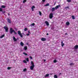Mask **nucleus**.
<instances>
[{"label":"nucleus","instance_id":"nucleus-45","mask_svg":"<svg viewBox=\"0 0 78 78\" xmlns=\"http://www.w3.org/2000/svg\"><path fill=\"white\" fill-rule=\"evenodd\" d=\"M28 33H30V31H28Z\"/></svg>","mask_w":78,"mask_h":78},{"label":"nucleus","instance_id":"nucleus-5","mask_svg":"<svg viewBox=\"0 0 78 78\" xmlns=\"http://www.w3.org/2000/svg\"><path fill=\"white\" fill-rule=\"evenodd\" d=\"M53 13H51L49 14V17L50 19H51L53 18Z\"/></svg>","mask_w":78,"mask_h":78},{"label":"nucleus","instance_id":"nucleus-44","mask_svg":"<svg viewBox=\"0 0 78 78\" xmlns=\"http://www.w3.org/2000/svg\"><path fill=\"white\" fill-rule=\"evenodd\" d=\"M44 62H45V61H46V60L44 59Z\"/></svg>","mask_w":78,"mask_h":78},{"label":"nucleus","instance_id":"nucleus-14","mask_svg":"<svg viewBox=\"0 0 78 78\" xmlns=\"http://www.w3.org/2000/svg\"><path fill=\"white\" fill-rule=\"evenodd\" d=\"M61 45H62V47H63L64 45V43H63V41H62L61 42Z\"/></svg>","mask_w":78,"mask_h":78},{"label":"nucleus","instance_id":"nucleus-34","mask_svg":"<svg viewBox=\"0 0 78 78\" xmlns=\"http://www.w3.org/2000/svg\"><path fill=\"white\" fill-rule=\"evenodd\" d=\"M65 9H69V6L66 7H65Z\"/></svg>","mask_w":78,"mask_h":78},{"label":"nucleus","instance_id":"nucleus-28","mask_svg":"<svg viewBox=\"0 0 78 78\" xmlns=\"http://www.w3.org/2000/svg\"><path fill=\"white\" fill-rule=\"evenodd\" d=\"M54 78H58V76H56V75H55L54 76Z\"/></svg>","mask_w":78,"mask_h":78},{"label":"nucleus","instance_id":"nucleus-33","mask_svg":"<svg viewBox=\"0 0 78 78\" xmlns=\"http://www.w3.org/2000/svg\"><path fill=\"white\" fill-rule=\"evenodd\" d=\"M27 2V0H24L23 2V3H25V2Z\"/></svg>","mask_w":78,"mask_h":78},{"label":"nucleus","instance_id":"nucleus-2","mask_svg":"<svg viewBox=\"0 0 78 78\" xmlns=\"http://www.w3.org/2000/svg\"><path fill=\"white\" fill-rule=\"evenodd\" d=\"M9 31L10 33V34H12L13 32L14 31V30H13V29H12V28H11L10 29Z\"/></svg>","mask_w":78,"mask_h":78},{"label":"nucleus","instance_id":"nucleus-35","mask_svg":"<svg viewBox=\"0 0 78 78\" xmlns=\"http://www.w3.org/2000/svg\"><path fill=\"white\" fill-rule=\"evenodd\" d=\"M23 62H24V63H27V62L26 61V60H23Z\"/></svg>","mask_w":78,"mask_h":78},{"label":"nucleus","instance_id":"nucleus-32","mask_svg":"<svg viewBox=\"0 0 78 78\" xmlns=\"http://www.w3.org/2000/svg\"><path fill=\"white\" fill-rule=\"evenodd\" d=\"M27 69L25 68L23 69V72H26V71H27Z\"/></svg>","mask_w":78,"mask_h":78},{"label":"nucleus","instance_id":"nucleus-25","mask_svg":"<svg viewBox=\"0 0 78 78\" xmlns=\"http://www.w3.org/2000/svg\"><path fill=\"white\" fill-rule=\"evenodd\" d=\"M72 0H67V2H68V3H70V2H71V1Z\"/></svg>","mask_w":78,"mask_h":78},{"label":"nucleus","instance_id":"nucleus-30","mask_svg":"<svg viewBox=\"0 0 78 78\" xmlns=\"http://www.w3.org/2000/svg\"><path fill=\"white\" fill-rule=\"evenodd\" d=\"M26 61H27V62H28V61H29V59L28 58H27Z\"/></svg>","mask_w":78,"mask_h":78},{"label":"nucleus","instance_id":"nucleus-48","mask_svg":"<svg viewBox=\"0 0 78 78\" xmlns=\"http://www.w3.org/2000/svg\"><path fill=\"white\" fill-rule=\"evenodd\" d=\"M51 29L52 30H53V29H54V28H53V29H52V28H51Z\"/></svg>","mask_w":78,"mask_h":78},{"label":"nucleus","instance_id":"nucleus-11","mask_svg":"<svg viewBox=\"0 0 78 78\" xmlns=\"http://www.w3.org/2000/svg\"><path fill=\"white\" fill-rule=\"evenodd\" d=\"M20 45L22 46V47H23V45H24V44L23 43V42L21 41L20 43Z\"/></svg>","mask_w":78,"mask_h":78},{"label":"nucleus","instance_id":"nucleus-6","mask_svg":"<svg viewBox=\"0 0 78 78\" xmlns=\"http://www.w3.org/2000/svg\"><path fill=\"white\" fill-rule=\"evenodd\" d=\"M60 6H61V5H58L56 6L55 7V9H58L59 8H60Z\"/></svg>","mask_w":78,"mask_h":78},{"label":"nucleus","instance_id":"nucleus-49","mask_svg":"<svg viewBox=\"0 0 78 78\" xmlns=\"http://www.w3.org/2000/svg\"><path fill=\"white\" fill-rule=\"evenodd\" d=\"M46 34L47 35H48V33H47Z\"/></svg>","mask_w":78,"mask_h":78},{"label":"nucleus","instance_id":"nucleus-9","mask_svg":"<svg viewBox=\"0 0 78 78\" xmlns=\"http://www.w3.org/2000/svg\"><path fill=\"white\" fill-rule=\"evenodd\" d=\"M45 23L46 24V25H47V26H49V23L48 21H45Z\"/></svg>","mask_w":78,"mask_h":78},{"label":"nucleus","instance_id":"nucleus-12","mask_svg":"<svg viewBox=\"0 0 78 78\" xmlns=\"http://www.w3.org/2000/svg\"><path fill=\"white\" fill-rule=\"evenodd\" d=\"M66 24L67 26H69L70 25V23L69 21H67L66 22Z\"/></svg>","mask_w":78,"mask_h":78},{"label":"nucleus","instance_id":"nucleus-4","mask_svg":"<svg viewBox=\"0 0 78 78\" xmlns=\"http://www.w3.org/2000/svg\"><path fill=\"white\" fill-rule=\"evenodd\" d=\"M18 34H19V35L21 37H23V35H22V34H21V32L20 31H18Z\"/></svg>","mask_w":78,"mask_h":78},{"label":"nucleus","instance_id":"nucleus-50","mask_svg":"<svg viewBox=\"0 0 78 78\" xmlns=\"http://www.w3.org/2000/svg\"><path fill=\"white\" fill-rule=\"evenodd\" d=\"M15 30H16V31H17V29H15Z\"/></svg>","mask_w":78,"mask_h":78},{"label":"nucleus","instance_id":"nucleus-1","mask_svg":"<svg viewBox=\"0 0 78 78\" xmlns=\"http://www.w3.org/2000/svg\"><path fill=\"white\" fill-rule=\"evenodd\" d=\"M31 64L32 66H30V69L31 70H33L35 66H34V62H33V61H31Z\"/></svg>","mask_w":78,"mask_h":78},{"label":"nucleus","instance_id":"nucleus-31","mask_svg":"<svg viewBox=\"0 0 78 78\" xmlns=\"http://www.w3.org/2000/svg\"><path fill=\"white\" fill-rule=\"evenodd\" d=\"M39 14L40 16H41L42 15V13H41V11H39Z\"/></svg>","mask_w":78,"mask_h":78},{"label":"nucleus","instance_id":"nucleus-19","mask_svg":"<svg viewBox=\"0 0 78 78\" xmlns=\"http://www.w3.org/2000/svg\"><path fill=\"white\" fill-rule=\"evenodd\" d=\"M74 64H74V63H71L69 65H70V66H72V65L74 66Z\"/></svg>","mask_w":78,"mask_h":78},{"label":"nucleus","instance_id":"nucleus-22","mask_svg":"<svg viewBox=\"0 0 78 78\" xmlns=\"http://www.w3.org/2000/svg\"><path fill=\"white\" fill-rule=\"evenodd\" d=\"M53 62L54 63H56V62H57V60H56V59L54 60Z\"/></svg>","mask_w":78,"mask_h":78},{"label":"nucleus","instance_id":"nucleus-21","mask_svg":"<svg viewBox=\"0 0 78 78\" xmlns=\"http://www.w3.org/2000/svg\"><path fill=\"white\" fill-rule=\"evenodd\" d=\"M24 49L25 50H27V46H26L24 47Z\"/></svg>","mask_w":78,"mask_h":78},{"label":"nucleus","instance_id":"nucleus-20","mask_svg":"<svg viewBox=\"0 0 78 78\" xmlns=\"http://www.w3.org/2000/svg\"><path fill=\"white\" fill-rule=\"evenodd\" d=\"M49 76V74H47L44 77H48Z\"/></svg>","mask_w":78,"mask_h":78},{"label":"nucleus","instance_id":"nucleus-24","mask_svg":"<svg viewBox=\"0 0 78 78\" xmlns=\"http://www.w3.org/2000/svg\"><path fill=\"white\" fill-rule=\"evenodd\" d=\"M34 8H35V6L34 5H33L31 8V9H34Z\"/></svg>","mask_w":78,"mask_h":78},{"label":"nucleus","instance_id":"nucleus-18","mask_svg":"<svg viewBox=\"0 0 78 78\" xmlns=\"http://www.w3.org/2000/svg\"><path fill=\"white\" fill-rule=\"evenodd\" d=\"M72 19H75V16H72Z\"/></svg>","mask_w":78,"mask_h":78},{"label":"nucleus","instance_id":"nucleus-13","mask_svg":"<svg viewBox=\"0 0 78 78\" xmlns=\"http://www.w3.org/2000/svg\"><path fill=\"white\" fill-rule=\"evenodd\" d=\"M55 9H56L55 8H52V9H51V11H52V12H53V11H55Z\"/></svg>","mask_w":78,"mask_h":78},{"label":"nucleus","instance_id":"nucleus-46","mask_svg":"<svg viewBox=\"0 0 78 78\" xmlns=\"http://www.w3.org/2000/svg\"><path fill=\"white\" fill-rule=\"evenodd\" d=\"M67 33H66L65 34V35H67Z\"/></svg>","mask_w":78,"mask_h":78},{"label":"nucleus","instance_id":"nucleus-37","mask_svg":"<svg viewBox=\"0 0 78 78\" xmlns=\"http://www.w3.org/2000/svg\"><path fill=\"white\" fill-rule=\"evenodd\" d=\"M30 59H33V57L31 56H30Z\"/></svg>","mask_w":78,"mask_h":78},{"label":"nucleus","instance_id":"nucleus-27","mask_svg":"<svg viewBox=\"0 0 78 78\" xmlns=\"http://www.w3.org/2000/svg\"><path fill=\"white\" fill-rule=\"evenodd\" d=\"M27 30H28V29H27V28H24V30L25 31H26Z\"/></svg>","mask_w":78,"mask_h":78},{"label":"nucleus","instance_id":"nucleus-15","mask_svg":"<svg viewBox=\"0 0 78 78\" xmlns=\"http://www.w3.org/2000/svg\"><path fill=\"white\" fill-rule=\"evenodd\" d=\"M74 48L75 49H77V48H78V45H76L74 46Z\"/></svg>","mask_w":78,"mask_h":78},{"label":"nucleus","instance_id":"nucleus-17","mask_svg":"<svg viewBox=\"0 0 78 78\" xmlns=\"http://www.w3.org/2000/svg\"><path fill=\"white\" fill-rule=\"evenodd\" d=\"M50 5V4L48 3L44 5V6H48Z\"/></svg>","mask_w":78,"mask_h":78},{"label":"nucleus","instance_id":"nucleus-41","mask_svg":"<svg viewBox=\"0 0 78 78\" xmlns=\"http://www.w3.org/2000/svg\"><path fill=\"white\" fill-rule=\"evenodd\" d=\"M43 2H45V0H42Z\"/></svg>","mask_w":78,"mask_h":78},{"label":"nucleus","instance_id":"nucleus-16","mask_svg":"<svg viewBox=\"0 0 78 78\" xmlns=\"http://www.w3.org/2000/svg\"><path fill=\"white\" fill-rule=\"evenodd\" d=\"M5 34L2 35L1 37H0V38H3V37H5Z\"/></svg>","mask_w":78,"mask_h":78},{"label":"nucleus","instance_id":"nucleus-47","mask_svg":"<svg viewBox=\"0 0 78 78\" xmlns=\"http://www.w3.org/2000/svg\"><path fill=\"white\" fill-rule=\"evenodd\" d=\"M32 11H34V10L33 9H32Z\"/></svg>","mask_w":78,"mask_h":78},{"label":"nucleus","instance_id":"nucleus-29","mask_svg":"<svg viewBox=\"0 0 78 78\" xmlns=\"http://www.w3.org/2000/svg\"><path fill=\"white\" fill-rule=\"evenodd\" d=\"M23 54H24V55H26V56H27V55H27V53H25V52H23Z\"/></svg>","mask_w":78,"mask_h":78},{"label":"nucleus","instance_id":"nucleus-51","mask_svg":"<svg viewBox=\"0 0 78 78\" xmlns=\"http://www.w3.org/2000/svg\"><path fill=\"white\" fill-rule=\"evenodd\" d=\"M61 73H60L59 74L61 75Z\"/></svg>","mask_w":78,"mask_h":78},{"label":"nucleus","instance_id":"nucleus-10","mask_svg":"<svg viewBox=\"0 0 78 78\" xmlns=\"http://www.w3.org/2000/svg\"><path fill=\"white\" fill-rule=\"evenodd\" d=\"M13 37V40L14 41H17V40L16 39V38L15 37H14V36Z\"/></svg>","mask_w":78,"mask_h":78},{"label":"nucleus","instance_id":"nucleus-40","mask_svg":"<svg viewBox=\"0 0 78 78\" xmlns=\"http://www.w3.org/2000/svg\"><path fill=\"white\" fill-rule=\"evenodd\" d=\"M5 11H2V13L3 14H4L5 13Z\"/></svg>","mask_w":78,"mask_h":78},{"label":"nucleus","instance_id":"nucleus-7","mask_svg":"<svg viewBox=\"0 0 78 78\" xmlns=\"http://www.w3.org/2000/svg\"><path fill=\"white\" fill-rule=\"evenodd\" d=\"M7 21L9 23H11V20L9 19V18L7 19Z\"/></svg>","mask_w":78,"mask_h":78},{"label":"nucleus","instance_id":"nucleus-8","mask_svg":"<svg viewBox=\"0 0 78 78\" xmlns=\"http://www.w3.org/2000/svg\"><path fill=\"white\" fill-rule=\"evenodd\" d=\"M41 40L42 41H45L46 40V39L45 38H41Z\"/></svg>","mask_w":78,"mask_h":78},{"label":"nucleus","instance_id":"nucleus-43","mask_svg":"<svg viewBox=\"0 0 78 78\" xmlns=\"http://www.w3.org/2000/svg\"><path fill=\"white\" fill-rule=\"evenodd\" d=\"M8 16H9V15H10V14L9 13H8Z\"/></svg>","mask_w":78,"mask_h":78},{"label":"nucleus","instance_id":"nucleus-39","mask_svg":"<svg viewBox=\"0 0 78 78\" xmlns=\"http://www.w3.org/2000/svg\"><path fill=\"white\" fill-rule=\"evenodd\" d=\"M32 26H34V25H35V24L34 23H33L32 24Z\"/></svg>","mask_w":78,"mask_h":78},{"label":"nucleus","instance_id":"nucleus-3","mask_svg":"<svg viewBox=\"0 0 78 78\" xmlns=\"http://www.w3.org/2000/svg\"><path fill=\"white\" fill-rule=\"evenodd\" d=\"M5 29V32H8V27L6 26H4L3 28Z\"/></svg>","mask_w":78,"mask_h":78},{"label":"nucleus","instance_id":"nucleus-52","mask_svg":"<svg viewBox=\"0 0 78 78\" xmlns=\"http://www.w3.org/2000/svg\"><path fill=\"white\" fill-rule=\"evenodd\" d=\"M55 4H56V2H55Z\"/></svg>","mask_w":78,"mask_h":78},{"label":"nucleus","instance_id":"nucleus-36","mask_svg":"<svg viewBox=\"0 0 78 78\" xmlns=\"http://www.w3.org/2000/svg\"><path fill=\"white\" fill-rule=\"evenodd\" d=\"M13 33H14V34H17V33L15 32V30H14Z\"/></svg>","mask_w":78,"mask_h":78},{"label":"nucleus","instance_id":"nucleus-42","mask_svg":"<svg viewBox=\"0 0 78 78\" xmlns=\"http://www.w3.org/2000/svg\"><path fill=\"white\" fill-rule=\"evenodd\" d=\"M27 36H30V34H27Z\"/></svg>","mask_w":78,"mask_h":78},{"label":"nucleus","instance_id":"nucleus-26","mask_svg":"<svg viewBox=\"0 0 78 78\" xmlns=\"http://www.w3.org/2000/svg\"><path fill=\"white\" fill-rule=\"evenodd\" d=\"M11 68H12L11 67H8L7 68V69L8 70H10V69H11Z\"/></svg>","mask_w":78,"mask_h":78},{"label":"nucleus","instance_id":"nucleus-23","mask_svg":"<svg viewBox=\"0 0 78 78\" xmlns=\"http://www.w3.org/2000/svg\"><path fill=\"white\" fill-rule=\"evenodd\" d=\"M6 6H5V5H2L1 6V7L2 8H5Z\"/></svg>","mask_w":78,"mask_h":78},{"label":"nucleus","instance_id":"nucleus-38","mask_svg":"<svg viewBox=\"0 0 78 78\" xmlns=\"http://www.w3.org/2000/svg\"><path fill=\"white\" fill-rule=\"evenodd\" d=\"M2 8H0V11L2 12Z\"/></svg>","mask_w":78,"mask_h":78}]
</instances>
